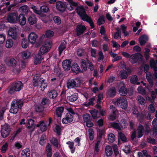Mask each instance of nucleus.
<instances>
[{
	"mask_svg": "<svg viewBox=\"0 0 157 157\" xmlns=\"http://www.w3.org/2000/svg\"><path fill=\"white\" fill-rule=\"evenodd\" d=\"M122 54L126 58H129V61L132 64H135L137 62L140 63L142 61V56L140 53H136L130 56L129 53L124 52H122Z\"/></svg>",
	"mask_w": 157,
	"mask_h": 157,
	"instance_id": "f257e3e1",
	"label": "nucleus"
},
{
	"mask_svg": "<svg viewBox=\"0 0 157 157\" xmlns=\"http://www.w3.org/2000/svg\"><path fill=\"white\" fill-rule=\"evenodd\" d=\"M23 85L21 81L14 82L11 84L8 88V93L13 94L16 92L20 91L23 88Z\"/></svg>",
	"mask_w": 157,
	"mask_h": 157,
	"instance_id": "f03ea898",
	"label": "nucleus"
},
{
	"mask_svg": "<svg viewBox=\"0 0 157 157\" xmlns=\"http://www.w3.org/2000/svg\"><path fill=\"white\" fill-rule=\"evenodd\" d=\"M23 102L21 99L13 101L11 105V108L10 110V113L16 114L19 109H21L23 105Z\"/></svg>",
	"mask_w": 157,
	"mask_h": 157,
	"instance_id": "7ed1b4c3",
	"label": "nucleus"
},
{
	"mask_svg": "<svg viewBox=\"0 0 157 157\" xmlns=\"http://www.w3.org/2000/svg\"><path fill=\"white\" fill-rule=\"evenodd\" d=\"M115 104L122 108L123 109H126L128 106V103L127 99L124 97H119L117 99L115 102Z\"/></svg>",
	"mask_w": 157,
	"mask_h": 157,
	"instance_id": "20e7f679",
	"label": "nucleus"
},
{
	"mask_svg": "<svg viewBox=\"0 0 157 157\" xmlns=\"http://www.w3.org/2000/svg\"><path fill=\"white\" fill-rule=\"evenodd\" d=\"M11 129L10 126L7 124L2 125L0 132L3 138L8 137L11 131Z\"/></svg>",
	"mask_w": 157,
	"mask_h": 157,
	"instance_id": "39448f33",
	"label": "nucleus"
},
{
	"mask_svg": "<svg viewBox=\"0 0 157 157\" xmlns=\"http://www.w3.org/2000/svg\"><path fill=\"white\" fill-rule=\"evenodd\" d=\"M18 16L16 12H10L8 14L6 19L8 22L10 23H15L17 22Z\"/></svg>",
	"mask_w": 157,
	"mask_h": 157,
	"instance_id": "423d86ee",
	"label": "nucleus"
},
{
	"mask_svg": "<svg viewBox=\"0 0 157 157\" xmlns=\"http://www.w3.org/2000/svg\"><path fill=\"white\" fill-rule=\"evenodd\" d=\"M52 44V43L50 41L45 42L40 47L39 52H40L41 54L48 52L51 47Z\"/></svg>",
	"mask_w": 157,
	"mask_h": 157,
	"instance_id": "0eeeda50",
	"label": "nucleus"
},
{
	"mask_svg": "<svg viewBox=\"0 0 157 157\" xmlns=\"http://www.w3.org/2000/svg\"><path fill=\"white\" fill-rule=\"evenodd\" d=\"M82 20L88 22L92 29L94 28V25L91 18L87 15L86 12L80 16Z\"/></svg>",
	"mask_w": 157,
	"mask_h": 157,
	"instance_id": "6e6552de",
	"label": "nucleus"
},
{
	"mask_svg": "<svg viewBox=\"0 0 157 157\" xmlns=\"http://www.w3.org/2000/svg\"><path fill=\"white\" fill-rule=\"evenodd\" d=\"M8 34L9 36L15 40H16L18 38L16 28L15 27L10 28L8 31Z\"/></svg>",
	"mask_w": 157,
	"mask_h": 157,
	"instance_id": "1a4fd4ad",
	"label": "nucleus"
},
{
	"mask_svg": "<svg viewBox=\"0 0 157 157\" xmlns=\"http://www.w3.org/2000/svg\"><path fill=\"white\" fill-rule=\"evenodd\" d=\"M71 62L69 59L63 60L62 63V67L65 71H67L71 67Z\"/></svg>",
	"mask_w": 157,
	"mask_h": 157,
	"instance_id": "9d476101",
	"label": "nucleus"
},
{
	"mask_svg": "<svg viewBox=\"0 0 157 157\" xmlns=\"http://www.w3.org/2000/svg\"><path fill=\"white\" fill-rule=\"evenodd\" d=\"M73 120V117L70 113H67L65 115V117L62 120V122L63 124H67L68 123L72 122Z\"/></svg>",
	"mask_w": 157,
	"mask_h": 157,
	"instance_id": "9b49d317",
	"label": "nucleus"
},
{
	"mask_svg": "<svg viewBox=\"0 0 157 157\" xmlns=\"http://www.w3.org/2000/svg\"><path fill=\"white\" fill-rule=\"evenodd\" d=\"M71 68L72 72L76 74L82 72L79 66L76 63H74L72 64Z\"/></svg>",
	"mask_w": 157,
	"mask_h": 157,
	"instance_id": "f8f14e48",
	"label": "nucleus"
},
{
	"mask_svg": "<svg viewBox=\"0 0 157 157\" xmlns=\"http://www.w3.org/2000/svg\"><path fill=\"white\" fill-rule=\"evenodd\" d=\"M56 7L57 10L61 13L65 11L66 9L65 5L60 1L56 2Z\"/></svg>",
	"mask_w": 157,
	"mask_h": 157,
	"instance_id": "ddd939ff",
	"label": "nucleus"
},
{
	"mask_svg": "<svg viewBox=\"0 0 157 157\" xmlns=\"http://www.w3.org/2000/svg\"><path fill=\"white\" fill-rule=\"evenodd\" d=\"M86 29V28L84 25H77L76 29L77 36H79L83 34Z\"/></svg>",
	"mask_w": 157,
	"mask_h": 157,
	"instance_id": "4468645a",
	"label": "nucleus"
},
{
	"mask_svg": "<svg viewBox=\"0 0 157 157\" xmlns=\"http://www.w3.org/2000/svg\"><path fill=\"white\" fill-rule=\"evenodd\" d=\"M38 36L35 33L31 32L29 35L28 40L29 42L33 44H35Z\"/></svg>",
	"mask_w": 157,
	"mask_h": 157,
	"instance_id": "2eb2a0df",
	"label": "nucleus"
},
{
	"mask_svg": "<svg viewBox=\"0 0 157 157\" xmlns=\"http://www.w3.org/2000/svg\"><path fill=\"white\" fill-rule=\"evenodd\" d=\"M35 126L37 127H40V130L42 132L45 131L47 128V125L43 121H40L38 124H36Z\"/></svg>",
	"mask_w": 157,
	"mask_h": 157,
	"instance_id": "dca6fc26",
	"label": "nucleus"
},
{
	"mask_svg": "<svg viewBox=\"0 0 157 157\" xmlns=\"http://www.w3.org/2000/svg\"><path fill=\"white\" fill-rule=\"evenodd\" d=\"M148 36L146 35H144L139 37V41L140 45L143 46L148 41Z\"/></svg>",
	"mask_w": 157,
	"mask_h": 157,
	"instance_id": "f3484780",
	"label": "nucleus"
},
{
	"mask_svg": "<svg viewBox=\"0 0 157 157\" xmlns=\"http://www.w3.org/2000/svg\"><path fill=\"white\" fill-rule=\"evenodd\" d=\"M78 93H73L70 95L67 96V98L69 101L74 102L77 100L78 98Z\"/></svg>",
	"mask_w": 157,
	"mask_h": 157,
	"instance_id": "a211bd4d",
	"label": "nucleus"
},
{
	"mask_svg": "<svg viewBox=\"0 0 157 157\" xmlns=\"http://www.w3.org/2000/svg\"><path fill=\"white\" fill-rule=\"evenodd\" d=\"M24 15L23 14H20L18 16L17 22H19L22 25H24L26 22V19Z\"/></svg>",
	"mask_w": 157,
	"mask_h": 157,
	"instance_id": "6ab92c4d",
	"label": "nucleus"
},
{
	"mask_svg": "<svg viewBox=\"0 0 157 157\" xmlns=\"http://www.w3.org/2000/svg\"><path fill=\"white\" fill-rule=\"evenodd\" d=\"M48 95L50 98L54 99L57 97L58 93L56 90H52L48 92Z\"/></svg>",
	"mask_w": 157,
	"mask_h": 157,
	"instance_id": "aec40b11",
	"label": "nucleus"
},
{
	"mask_svg": "<svg viewBox=\"0 0 157 157\" xmlns=\"http://www.w3.org/2000/svg\"><path fill=\"white\" fill-rule=\"evenodd\" d=\"M67 43L65 40L63 41L58 47V50L59 54L60 55L62 52L65 49L66 47V45Z\"/></svg>",
	"mask_w": 157,
	"mask_h": 157,
	"instance_id": "412c9836",
	"label": "nucleus"
},
{
	"mask_svg": "<svg viewBox=\"0 0 157 157\" xmlns=\"http://www.w3.org/2000/svg\"><path fill=\"white\" fill-rule=\"evenodd\" d=\"M67 1L70 4V6L67 7L68 9L69 10L71 11L73 10L74 8L73 7H77L78 6V2H75L73 0H67Z\"/></svg>",
	"mask_w": 157,
	"mask_h": 157,
	"instance_id": "4be33fe9",
	"label": "nucleus"
},
{
	"mask_svg": "<svg viewBox=\"0 0 157 157\" xmlns=\"http://www.w3.org/2000/svg\"><path fill=\"white\" fill-rule=\"evenodd\" d=\"M46 150L47 152V157H51L52 155V151L50 144L48 143L46 147Z\"/></svg>",
	"mask_w": 157,
	"mask_h": 157,
	"instance_id": "5701e85b",
	"label": "nucleus"
},
{
	"mask_svg": "<svg viewBox=\"0 0 157 157\" xmlns=\"http://www.w3.org/2000/svg\"><path fill=\"white\" fill-rule=\"evenodd\" d=\"M81 67L82 72L87 70V66L88 65L87 59L86 61L84 59H82L81 60Z\"/></svg>",
	"mask_w": 157,
	"mask_h": 157,
	"instance_id": "b1692460",
	"label": "nucleus"
},
{
	"mask_svg": "<svg viewBox=\"0 0 157 157\" xmlns=\"http://www.w3.org/2000/svg\"><path fill=\"white\" fill-rule=\"evenodd\" d=\"M67 86L68 89L77 87L76 82L73 79L69 80L67 82Z\"/></svg>",
	"mask_w": 157,
	"mask_h": 157,
	"instance_id": "393cba45",
	"label": "nucleus"
},
{
	"mask_svg": "<svg viewBox=\"0 0 157 157\" xmlns=\"http://www.w3.org/2000/svg\"><path fill=\"white\" fill-rule=\"evenodd\" d=\"M39 82H40L41 85L40 88H41V90L44 91V89L46 88L48 86V84L46 81H45V80L42 78H40Z\"/></svg>",
	"mask_w": 157,
	"mask_h": 157,
	"instance_id": "a878e982",
	"label": "nucleus"
},
{
	"mask_svg": "<svg viewBox=\"0 0 157 157\" xmlns=\"http://www.w3.org/2000/svg\"><path fill=\"white\" fill-rule=\"evenodd\" d=\"M105 154L107 157L111 156L113 153L112 148L109 145H107L105 148Z\"/></svg>",
	"mask_w": 157,
	"mask_h": 157,
	"instance_id": "bb28decb",
	"label": "nucleus"
},
{
	"mask_svg": "<svg viewBox=\"0 0 157 157\" xmlns=\"http://www.w3.org/2000/svg\"><path fill=\"white\" fill-rule=\"evenodd\" d=\"M29 41L27 38H23L21 41V45L22 48H26L29 45Z\"/></svg>",
	"mask_w": 157,
	"mask_h": 157,
	"instance_id": "cd10ccee",
	"label": "nucleus"
},
{
	"mask_svg": "<svg viewBox=\"0 0 157 157\" xmlns=\"http://www.w3.org/2000/svg\"><path fill=\"white\" fill-rule=\"evenodd\" d=\"M116 91L114 87L110 88L107 91V94L108 95L111 97H113L116 94Z\"/></svg>",
	"mask_w": 157,
	"mask_h": 157,
	"instance_id": "c85d7f7f",
	"label": "nucleus"
},
{
	"mask_svg": "<svg viewBox=\"0 0 157 157\" xmlns=\"http://www.w3.org/2000/svg\"><path fill=\"white\" fill-rule=\"evenodd\" d=\"M30 151L28 148L23 150L21 153V157H29Z\"/></svg>",
	"mask_w": 157,
	"mask_h": 157,
	"instance_id": "c756f323",
	"label": "nucleus"
},
{
	"mask_svg": "<svg viewBox=\"0 0 157 157\" xmlns=\"http://www.w3.org/2000/svg\"><path fill=\"white\" fill-rule=\"evenodd\" d=\"M36 20V18L35 16L33 15H32L29 16L28 19L29 22L31 25H33L36 24L37 21Z\"/></svg>",
	"mask_w": 157,
	"mask_h": 157,
	"instance_id": "7c9ffc66",
	"label": "nucleus"
},
{
	"mask_svg": "<svg viewBox=\"0 0 157 157\" xmlns=\"http://www.w3.org/2000/svg\"><path fill=\"white\" fill-rule=\"evenodd\" d=\"M17 62L15 59L13 58H11L7 61H6V63L9 66L14 67L16 66Z\"/></svg>",
	"mask_w": 157,
	"mask_h": 157,
	"instance_id": "2f4dec72",
	"label": "nucleus"
},
{
	"mask_svg": "<svg viewBox=\"0 0 157 157\" xmlns=\"http://www.w3.org/2000/svg\"><path fill=\"white\" fill-rule=\"evenodd\" d=\"M77 14L80 16L86 13L85 9L82 6H78L76 9Z\"/></svg>",
	"mask_w": 157,
	"mask_h": 157,
	"instance_id": "473e14b6",
	"label": "nucleus"
},
{
	"mask_svg": "<svg viewBox=\"0 0 157 157\" xmlns=\"http://www.w3.org/2000/svg\"><path fill=\"white\" fill-rule=\"evenodd\" d=\"M138 80L137 76L136 75H133L131 76L130 78V82L133 84H136L137 85H139L140 82H137Z\"/></svg>",
	"mask_w": 157,
	"mask_h": 157,
	"instance_id": "72a5a7b5",
	"label": "nucleus"
},
{
	"mask_svg": "<svg viewBox=\"0 0 157 157\" xmlns=\"http://www.w3.org/2000/svg\"><path fill=\"white\" fill-rule=\"evenodd\" d=\"M95 98L94 97L90 98L89 99V102L88 103H87L86 102H85L84 103L83 105L86 107H89L90 105H94V102L95 100Z\"/></svg>",
	"mask_w": 157,
	"mask_h": 157,
	"instance_id": "f704fd0d",
	"label": "nucleus"
},
{
	"mask_svg": "<svg viewBox=\"0 0 157 157\" xmlns=\"http://www.w3.org/2000/svg\"><path fill=\"white\" fill-rule=\"evenodd\" d=\"M66 144L68 145V147L71 150V153L72 154L74 153L75 151V147H74V142L68 141L66 142Z\"/></svg>",
	"mask_w": 157,
	"mask_h": 157,
	"instance_id": "c9c22d12",
	"label": "nucleus"
},
{
	"mask_svg": "<svg viewBox=\"0 0 157 157\" xmlns=\"http://www.w3.org/2000/svg\"><path fill=\"white\" fill-rule=\"evenodd\" d=\"M41 55L39 52L38 54L35 55L34 61L35 64L37 65L41 63L42 58Z\"/></svg>",
	"mask_w": 157,
	"mask_h": 157,
	"instance_id": "e433bc0d",
	"label": "nucleus"
},
{
	"mask_svg": "<svg viewBox=\"0 0 157 157\" xmlns=\"http://www.w3.org/2000/svg\"><path fill=\"white\" fill-rule=\"evenodd\" d=\"M64 109L63 107L61 106L57 108L56 110V114L58 117H61Z\"/></svg>",
	"mask_w": 157,
	"mask_h": 157,
	"instance_id": "4c0bfd02",
	"label": "nucleus"
},
{
	"mask_svg": "<svg viewBox=\"0 0 157 157\" xmlns=\"http://www.w3.org/2000/svg\"><path fill=\"white\" fill-rule=\"evenodd\" d=\"M119 93L120 95L125 96L127 94V89L125 86H123L121 87L119 90Z\"/></svg>",
	"mask_w": 157,
	"mask_h": 157,
	"instance_id": "58836bf2",
	"label": "nucleus"
},
{
	"mask_svg": "<svg viewBox=\"0 0 157 157\" xmlns=\"http://www.w3.org/2000/svg\"><path fill=\"white\" fill-rule=\"evenodd\" d=\"M39 77L36 75H35L33 77V85L34 87H36L38 86L39 81Z\"/></svg>",
	"mask_w": 157,
	"mask_h": 157,
	"instance_id": "ea45409f",
	"label": "nucleus"
},
{
	"mask_svg": "<svg viewBox=\"0 0 157 157\" xmlns=\"http://www.w3.org/2000/svg\"><path fill=\"white\" fill-rule=\"evenodd\" d=\"M29 10V7L27 6H22L19 8V10L23 13L24 15H25L27 14Z\"/></svg>",
	"mask_w": 157,
	"mask_h": 157,
	"instance_id": "a19ab883",
	"label": "nucleus"
},
{
	"mask_svg": "<svg viewBox=\"0 0 157 157\" xmlns=\"http://www.w3.org/2000/svg\"><path fill=\"white\" fill-rule=\"evenodd\" d=\"M82 117L84 122H88L89 121L92 120V117L89 114H84L83 115Z\"/></svg>",
	"mask_w": 157,
	"mask_h": 157,
	"instance_id": "79ce46f5",
	"label": "nucleus"
},
{
	"mask_svg": "<svg viewBox=\"0 0 157 157\" xmlns=\"http://www.w3.org/2000/svg\"><path fill=\"white\" fill-rule=\"evenodd\" d=\"M51 143L56 147H58V145L59 142L58 141L57 139L55 137H53L51 140Z\"/></svg>",
	"mask_w": 157,
	"mask_h": 157,
	"instance_id": "37998d69",
	"label": "nucleus"
},
{
	"mask_svg": "<svg viewBox=\"0 0 157 157\" xmlns=\"http://www.w3.org/2000/svg\"><path fill=\"white\" fill-rule=\"evenodd\" d=\"M138 101L140 105H144L146 103V101L145 99L141 96H138L137 97Z\"/></svg>",
	"mask_w": 157,
	"mask_h": 157,
	"instance_id": "c03bdc74",
	"label": "nucleus"
},
{
	"mask_svg": "<svg viewBox=\"0 0 157 157\" xmlns=\"http://www.w3.org/2000/svg\"><path fill=\"white\" fill-rule=\"evenodd\" d=\"M46 38H51L54 35V33L51 30H48L46 31L45 34Z\"/></svg>",
	"mask_w": 157,
	"mask_h": 157,
	"instance_id": "a18cd8bd",
	"label": "nucleus"
},
{
	"mask_svg": "<svg viewBox=\"0 0 157 157\" xmlns=\"http://www.w3.org/2000/svg\"><path fill=\"white\" fill-rule=\"evenodd\" d=\"M120 76L122 79H126L128 77L127 72L125 70H122L120 72Z\"/></svg>",
	"mask_w": 157,
	"mask_h": 157,
	"instance_id": "49530a36",
	"label": "nucleus"
},
{
	"mask_svg": "<svg viewBox=\"0 0 157 157\" xmlns=\"http://www.w3.org/2000/svg\"><path fill=\"white\" fill-rule=\"evenodd\" d=\"M31 53L28 51H25L22 53V56L24 59H26L30 56Z\"/></svg>",
	"mask_w": 157,
	"mask_h": 157,
	"instance_id": "de8ad7c7",
	"label": "nucleus"
},
{
	"mask_svg": "<svg viewBox=\"0 0 157 157\" xmlns=\"http://www.w3.org/2000/svg\"><path fill=\"white\" fill-rule=\"evenodd\" d=\"M13 45V41L12 39H9L7 40L6 42V47L8 48L12 47Z\"/></svg>",
	"mask_w": 157,
	"mask_h": 157,
	"instance_id": "09e8293b",
	"label": "nucleus"
},
{
	"mask_svg": "<svg viewBox=\"0 0 157 157\" xmlns=\"http://www.w3.org/2000/svg\"><path fill=\"white\" fill-rule=\"evenodd\" d=\"M90 113L92 117L94 119H96L98 117L97 115L99 113L98 110L96 109H93L91 110Z\"/></svg>",
	"mask_w": 157,
	"mask_h": 157,
	"instance_id": "8fccbe9b",
	"label": "nucleus"
},
{
	"mask_svg": "<svg viewBox=\"0 0 157 157\" xmlns=\"http://www.w3.org/2000/svg\"><path fill=\"white\" fill-rule=\"evenodd\" d=\"M110 124L111 127L113 128L119 130H120L121 129V128L118 123L114 122L110 123Z\"/></svg>",
	"mask_w": 157,
	"mask_h": 157,
	"instance_id": "3c124183",
	"label": "nucleus"
},
{
	"mask_svg": "<svg viewBox=\"0 0 157 157\" xmlns=\"http://www.w3.org/2000/svg\"><path fill=\"white\" fill-rule=\"evenodd\" d=\"M28 124L29 125L27 127L28 128H30L33 126L34 121L33 119L27 117Z\"/></svg>",
	"mask_w": 157,
	"mask_h": 157,
	"instance_id": "603ef678",
	"label": "nucleus"
},
{
	"mask_svg": "<svg viewBox=\"0 0 157 157\" xmlns=\"http://www.w3.org/2000/svg\"><path fill=\"white\" fill-rule=\"evenodd\" d=\"M119 138L124 142H126L127 141V139L126 136L124 135L121 132H120L119 133Z\"/></svg>",
	"mask_w": 157,
	"mask_h": 157,
	"instance_id": "864d4df0",
	"label": "nucleus"
},
{
	"mask_svg": "<svg viewBox=\"0 0 157 157\" xmlns=\"http://www.w3.org/2000/svg\"><path fill=\"white\" fill-rule=\"evenodd\" d=\"M89 136L90 140L92 141L94 138V131L92 128H89L88 130Z\"/></svg>",
	"mask_w": 157,
	"mask_h": 157,
	"instance_id": "5fc2aeb1",
	"label": "nucleus"
},
{
	"mask_svg": "<svg viewBox=\"0 0 157 157\" xmlns=\"http://www.w3.org/2000/svg\"><path fill=\"white\" fill-rule=\"evenodd\" d=\"M53 19L54 22L58 25H60L61 23V19L58 16H55L53 18Z\"/></svg>",
	"mask_w": 157,
	"mask_h": 157,
	"instance_id": "6e6d98bb",
	"label": "nucleus"
},
{
	"mask_svg": "<svg viewBox=\"0 0 157 157\" xmlns=\"http://www.w3.org/2000/svg\"><path fill=\"white\" fill-rule=\"evenodd\" d=\"M77 54L79 57L83 56L85 55L84 50L82 48H79L77 51Z\"/></svg>",
	"mask_w": 157,
	"mask_h": 157,
	"instance_id": "4d7b16f0",
	"label": "nucleus"
},
{
	"mask_svg": "<svg viewBox=\"0 0 157 157\" xmlns=\"http://www.w3.org/2000/svg\"><path fill=\"white\" fill-rule=\"evenodd\" d=\"M108 139L110 143H113L115 140V136L113 133H111L109 134L108 136Z\"/></svg>",
	"mask_w": 157,
	"mask_h": 157,
	"instance_id": "13d9d810",
	"label": "nucleus"
},
{
	"mask_svg": "<svg viewBox=\"0 0 157 157\" xmlns=\"http://www.w3.org/2000/svg\"><path fill=\"white\" fill-rule=\"evenodd\" d=\"M105 18L104 15H102L99 17L98 21V24L99 25L103 24L105 22Z\"/></svg>",
	"mask_w": 157,
	"mask_h": 157,
	"instance_id": "bf43d9fd",
	"label": "nucleus"
},
{
	"mask_svg": "<svg viewBox=\"0 0 157 157\" xmlns=\"http://www.w3.org/2000/svg\"><path fill=\"white\" fill-rule=\"evenodd\" d=\"M100 142L101 141L100 140H98L95 144L94 151H95L97 152H99L100 151V149L99 148V146L100 144Z\"/></svg>",
	"mask_w": 157,
	"mask_h": 157,
	"instance_id": "052dcab7",
	"label": "nucleus"
},
{
	"mask_svg": "<svg viewBox=\"0 0 157 157\" xmlns=\"http://www.w3.org/2000/svg\"><path fill=\"white\" fill-rule=\"evenodd\" d=\"M40 10L41 13L42 12L44 13H47L48 11L49 8L47 6H43L40 7Z\"/></svg>",
	"mask_w": 157,
	"mask_h": 157,
	"instance_id": "680f3d73",
	"label": "nucleus"
},
{
	"mask_svg": "<svg viewBox=\"0 0 157 157\" xmlns=\"http://www.w3.org/2000/svg\"><path fill=\"white\" fill-rule=\"evenodd\" d=\"M49 102L50 101L49 99L47 98H46L44 97L42 98L41 103L43 105H45L48 104Z\"/></svg>",
	"mask_w": 157,
	"mask_h": 157,
	"instance_id": "e2e57ef3",
	"label": "nucleus"
},
{
	"mask_svg": "<svg viewBox=\"0 0 157 157\" xmlns=\"http://www.w3.org/2000/svg\"><path fill=\"white\" fill-rule=\"evenodd\" d=\"M56 132L58 136H59L61 134L62 131V129L58 125L56 124L55 127Z\"/></svg>",
	"mask_w": 157,
	"mask_h": 157,
	"instance_id": "0e129e2a",
	"label": "nucleus"
},
{
	"mask_svg": "<svg viewBox=\"0 0 157 157\" xmlns=\"http://www.w3.org/2000/svg\"><path fill=\"white\" fill-rule=\"evenodd\" d=\"M6 110L5 107H2L0 110V120H2L3 119V116L4 113Z\"/></svg>",
	"mask_w": 157,
	"mask_h": 157,
	"instance_id": "69168bd1",
	"label": "nucleus"
},
{
	"mask_svg": "<svg viewBox=\"0 0 157 157\" xmlns=\"http://www.w3.org/2000/svg\"><path fill=\"white\" fill-rule=\"evenodd\" d=\"M113 149L114 152V154L116 155H118L119 152L118 151V147L116 144H114L113 146Z\"/></svg>",
	"mask_w": 157,
	"mask_h": 157,
	"instance_id": "338daca9",
	"label": "nucleus"
},
{
	"mask_svg": "<svg viewBox=\"0 0 157 157\" xmlns=\"http://www.w3.org/2000/svg\"><path fill=\"white\" fill-rule=\"evenodd\" d=\"M138 91L142 94H146L145 90L142 86H139L137 89Z\"/></svg>",
	"mask_w": 157,
	"mask_h": 157,
	"instance_id": "774afa93",
	"label": "nucleus"
}]
</instances>
